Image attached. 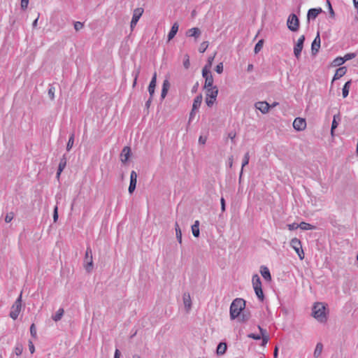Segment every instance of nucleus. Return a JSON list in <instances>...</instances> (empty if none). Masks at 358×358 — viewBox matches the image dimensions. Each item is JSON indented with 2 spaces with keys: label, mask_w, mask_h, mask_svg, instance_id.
<instances>
[{
  "label": "nucleus",
  "mask_w": 358,
  "mask_h": 358,
  "mask_svg": "<svg viewBox=\"0 0 358 358\" xmlns=\"http://www.w3.org/2000/svg\"><path fill=\"white\" fill-rule=\"evenodd\" d=\"M245 301L243 299H234L230 306V317L234 320L240 315L241 311L245 309Z\"/></svg>",
  "instance_id": "f257e3e1"
},
{
  "label": "nucleus",
  "mask_w": 358,
  "mask_h": 358,
  "mask_svg": "<svg viewBox=\"0 0 358 358\" xmlns=\"http://www.w3.org/2000/svg\"><path fill=\"white\" fill-rule=\"evenodd\" d=\"M312 315L319 322H325L327 320L326 306L323 303H315L313 307Z\"/></svg>",
  "instance_id": "f03ea898"
},
{
  "label": "nucleus",
  "mask_w": 358,
  "mask_h": 358,
  "mask_svg": "<svg viewBox=\"0 0 358 358\" xmlns=\"http://www.w3.org/2000/svg\"><path fill=\"white\" fill-rule=\"evenodd\" d=\"M22 308V294L19 296V297L16 299L14 304L11 307V310L10 312V317L13 320H16L21 311Z\"/></svg>",
  "instance_id": "7ed1b4c3"
},
{
  "label": "nucleus",
  "mask_w": 358,
  "mask_h": 358,
  "mask_svg": "<svg viewBox=\"0 0 358 358\" xmlns=\"http://www.w3.org/2000/svg\"><path fill=\"white\" fill-rule=\"evenodd\" d=\"M84 267L87 272L90 273L93 269L92 252L90 248H87L84 258Z\"/></svg>",
  "instance_id": "20e7f679"
},
{
  "label": "nucleus",
  "mask_w": 358,
  "mask_h": 358,
  "mask_svg": "<svg viewBox=\"0 0 358 358\" xmlns=\"http://www.w3.org/2000/svg\"><path fill=\"white\" fill-rule=\"evenodd\" d=\"M290 245L297 253L299 259L303 260L304 259V252L302 249L301 241L297 238H294L290 241Z\"/></svg>",
  "instance_id": "39448f33"
},
{
  "label": "nucleus",
  "mask_w": 358,
  "mask_h": 358,
  "mask_svg": "<svg viewBox=\"0 0 358 358\" xmlns=\"http://www.w3.org/2000/svg\"><path fill=\"white\" fill-rule=\"evenodd\" d=\"M288 29L292 31H296L299 27V20L295 14L289 15L287 22Z\"/></svg>",
  "instance_id": "423d86ee"
},
{
  "label": "nucleus",
  "mask_w": 358,
  "mask_h": 358,
  "mask_svg": "<svg viewBox=\"0 0 358 358\" xmlns=\"http://www.w3.org/2000/svg\"><path fill=\"white\" fill-rule=\"evenodd\" d=\"M144 12V10L143 8H137L134 9L133 13L132 19L130 24L131 30L132 31L134 27H136L138 21L139 20L140 17L142 16L143 13Z\"/></svg>",
  "instance_id": "0eeeda50"
},
{
  "label": "nucleus",
  "mask_w": 358,
  "mask_h": 358,
  "mask_svg": "<svg viewBox=\"0 0 358 358\" xmlns=\"http://www.w3.org/2000/svg\"><path fill=\"white\" fill-rule=\"evenodd\" d=\"M304 41L305 36L302 35L301 36L299 37V38L297 41V43L294 45V54L297 59H299L301 56V52L303 50Z\"/></svg>",
  "instance_id": "6e6552de"
},
{
  "label": "nucleus",
  "mask_w": 358,
  "mask_h": 358,
  "mask_svg": "<svg viewBox=\"0 0 358 358\" xmlns=\"http://www.w3.org/2000/svg\"><path fill=\"white\" fill-rule=\"evenodd\" d=\"M293 127L297 131H303L306 127V120L301 117H296L293 122Z\"/></svg>",
  "instance_id": "1a4fd4ad"
},
{
  "label": "nucleus",
  "mask_w": 358,
  "mask_h": 358,
  "mask_svg": "<svg viewBox=\"0 0 358 358\" xmlns=\"http://www.w3.org/2000/svg\"><path fill=\"white\" fill-rule=\"evenodd\" d=\"M137 182V173L132 171L130 174V184L129 187V192L132 194L136 189Z\"/></svg>",
  "instance_id": "9d476101"
},
{
  "label": "nucleus",
  "mask_w": 358,
  "mask_h": 358,
  "mask_svg": "<svg viewBox=\"0 0 358 358\" xmlns=\"http://www.w3.org/2000/svg\"><path fill=\"white\" fill-rule=\"evenodd\" d=\"M255 108L259 110L263 114L268 113L270 105L266 101H258L255 103Z\"/></svg>",
  "instance_id": "9b49d317"
},
{
  "label": "nucleus",
  "mask_w": 358,
  "mask_h": 358,
  "mask_svg": "<svg viewBox=\"0 0 358 358\" xmlns=\"http://www.w3.org/2000/svg\"><path fill=\"white\" fill-rule=\"evenodd\" d=\"M320 48V37L319 32L312 43L311 50L313 55H316Z\"/></svg>",
  "instance_id": "f8f14e48"
},
{
  "label": "nucleus",
  "mask_w": 358,
  "mask_h": 358,
  "mask_svg": "<svg viewBox=\"0 0 358 358\" xmlns=\"http://www.w3.org/2000/svg\"><path fill=\"white\" fill-rule=\"evenodd\" d=\"M322 12V10L321 8L309 9L307 14L308 21H310V20H315Z\"/></svg>",
  "instance_id": "ddd939ff"
},
{
  "label": "nucleus",
  "mask_w": 358,
  "mask_h": 358,
  "mask_svg": "<svg viewBox=\"0 0 358 358\" xmlns=\"http://www.w3.org/2000/svg\"><path fill=\"white\" fill-rule=\"evenodd\" d=\"M131 155V148L129 146H125L120 154V159L122 163H126Z\"/></svg>",
  "instance_id": "4468645a"
},
{
  "label": "nucleus",
  "mask_w": 358,
  "mask_h": 358,
  "mask_svg": "<svg viewBox=\"0 0 358 358\" xmlns=\"http://www.w3.org/2000/svg\"><path fill=\"white\" fill-rule=\"evenodd\" d=\"M206 90V96L216 99L218 94V89L217 86L205 88Z\"/></svg>",
  "instance_id": "2eb2a0df"
},
{
  "label": "nucleus",
  "mask_w": 358,
  "mask_h": 358,
  "mask_svg": "<svg viewBox=\"0 0 358 358\" xmlns=\"http://www.w3.org/2000/svg\"><path fill=\"white\" fill-rule=\"evenodd\" d=\"M156 83H157V73L155 72L153 74L151 81L150 83V85L148 86V92H149L150 96H153V95H154Z\"/></svg>",
  "instance_id": "dca6fc26"
},
{
  "label": "nucleus",
  "mask_w": 358,
  "mask_h": 358,
  "mask_svg": "<svg viewBox=\"0 0 358 358\" xmlns=\"http://www.w3.org/2000/svg\"><path fill=\"white\" fill-rule=\"evenodd\" d=\"M260 273L266 281L270 282L271 280V273L266 266H262L260 267Z\"/></svg>",
  "instance_id": "f3484780"
},
{
  "label": "nucleus",
  "mask_w": 358,
  "mask_h": 358,
  "mask_svg": "<svg viewBox=\"0 0 358 358\" xmlns=\"http://www.w3.org/2000/svg\"><path fill=\"white\" fill-rule=\"evenodd\" d=\"M201 34V30L199 28L194 27V28L189 29L187 31L186 35L189 37H194L195 39H196L200 36Z\"/></svg>",
  "instance_id": "a211bd4d"
},
{
  "label": "nucleus",
  "mask_w": 358,
  "mask_h": 358,
  "mask_svg": "<svg viewBox=\"0 0 358 358\" xmlns=\"http://www.w3.org/2000/svg\"><path fill=\"white\" fill-rule=\"evenodd\" d=\"M346 72H347V69L345 66H342V67L338 68L334 74L333 81L335 80H338V79L341 78V77H343L346 73Z\"/></svg>",
  "instance_id": "6ab92c4d"
},
{
  "label": "nucleus",
  "mask_w": 358,
  "mask_h": 358,
  "mask_svg": "<svg viewBox=\"0 0 358 358\" xmlns=\"http://www.w3.org/2000/svg\"><path fill=\"white\" fill-rule=\"evenodd\" d=\"M182 298H183V303H184L185 308L187 310V311H189L192 306V301H191L190 295L189 294L185 293L183 294Z\"/></svg>",
  "instance_id": "aec40b11"
},
{
  "label": "nucleus",
  "mask_w": 358,
  "mask_h": 358,
  "mask_svg": "<svg viewBox=\"0 0 358 358\" xmlns=\"http://www.w3.org/2000/svg\"><path fill=\"white\" fill-rule=\"evenodd\" d=\"M66 158L65 155H64L62 157V158L60 159V162L59 164V166H58V169H57V178L59 177L61 173L63 171V170L66 167Z\"/></svg>",
  "instance_id": "412c9836"
},
{
  "label": "nucleus",
  "mask_w": 358,
  "mask_h": 358,
  "mask_svg": "<svg viewBox=\"0 0 358 358\" xmlns=\"http://www.w3.org/2000/svg\"><path fill=\"white\" fill-rule=\"evenodd\" d=\"M178 24L177 22H175L173 26L171 27V29L168 34V40L169 41H171L172 38H174V36H176V34H177L178 31Z\"/></svg>",
  "instance_id": "4be33fe9"
},
{
  "label": "nucleus",
  "mask_w": 358,
  "mask_h": 358,
  "mask_svg": "<svg viewBox=\"0 0 358 358\" xmlns=\"http://www.w3.org/2000/svg\"><path fill=\"white\" fill-rule=\"evenodd\" d=\"M340 120H341V117H340L339 114L334 115V118H333V121H332V124H331V134L332 136H334V129L336 128H337V127L338 125V121H339Z\"/></svg>",
  "instance_id": "5701e85b"
},
{
  "label": "nucleus",
  "mask_w": 358,
  "mask_h": 358,
  "mask_svg": "<svg viewBox=\"0 0 358 358\" xmlns=\"http://www.w3.org/2000/svg\"><path fill=\"white\" fill-rule=\"evenodd\" d=\"M192 234L194 237L197 238L199 236L200 231H199V221L196 220L194 222V224L192 226Z\"/></svg>",
  "instance_id": "b1692460"
},
{
  "label": "nucleus",
  "mask_w": 358,
  "mask_h": 358,
  "mask_svg": "<svg viewBox=\"0 0 358 358\" xmlns=\"http://www.w3.org/2000/svg\"><path fill=\"white\" fill-rule=\"evenodd\" d=\"M201 102H202V95L199 94V95L196 96L195 97V99H194V102H193V105H192L193 110H197L200 107Z\"/></svg>",
  "instance_id": "393cba45"
},
{
  "label": "nucleus",
  "mask_w": 358,
  "mask_h": 358,
  "mask_svg": "<svg viewBox=\"0 0 358 358\" xmlns=\"http://www.w3.org/2000/svg\"><path fill=\"white\" fill-rule=\"evenodd\" d=\"M323 345L321 343H318L316 345L315 349L314 350L313 356L315 358H318L322 352Z\"/></svg>",
  "instance_id": "a878e982"
},
{
  "label": "nucleus",
  "mask_w": 358,
  "mask_h": 358,
  "mask_svg": "<svg viewBox=\"0 0 358 358\" xmlns=\"http://www.w3.org/2000/svg\"><path fill=\"white\" fill-rule=\"evenodd\" d=\"M227 348L226 343H220L217 347V354L219 355H224L226 352Z\"/></svg>",
  "instance_id": "bb28decb"
},
{
  "label": "nucleus",
  "mask_w": 358,
  "mask_h": 358,
  "mask_svg": "<svg viewBox=\"0 0 358 358\" xmlns=\"http://www.w3.org/2000/svg\"><path fill=\"white\" fill-rule=\"evenodd\" d=\"M252 282L253 287H262V282L259 276L257 274L252 275Z\"/></svg>",
  "instance_id": "cd10ccee"
},
{
  "label": "nucleus",
  "mask_w": 358,
  "mask_h": 358,
  "mask_svg": "<svg viewBox=\"0 0 358 358\" xmlns=\"http://www.w3.org/2000/svg\"><path fill=\"white\" fill-rule=\"evenodd\" d=\"M64 310L63 308H59L57 312L56 313L52 316V319L55 321V322H58L59 321L63 315H64Z\"/></svg>",
  "instance_id": "c85d7f7f"
},
{
  "label": "nucleus",
  "mask_w": 358,
  "mask_h": 358,
  "mask_svg": "<svg viewBox=\"0 0 358 358\" xmlns=\"http://www.w3.org/2000/svg\"><path fill=\"white\" fill-rule=\"evenodd\" d=\"M205 84H204V88L214 87L213 86V77L212 75H208V76L205 77Z\"/></svg>",
  "instance_id": "c756f323"
},
{
  "label": "nucleus",
  "mask_w": 358,
  "mask_h": 358,
  "mask_svg": "<svg viewBox=\"0 0 358 358\" xmlns=\"http://www.w3.org/2000/svg\"><path fill=\"white\" fill-rule=\"evenodd\" d=\"M350 85H351V80H349L345 83V85L343 87V90H342V94H343V98H345L348 96V95L349 94V90H350Z\"/></svg>",
  "instance_id": "7c9ffc66"
},
{
  "label": "nucleus",
  "mask_w": 358,
  "mask_h": 358,
  "mask_svg": "<svg viewBox=\"0 0 358 358\" xmlns=\"http://www.w3.org/2000/svg\"><path fill=\"white\" fill-rule=\"evenodd\" d=\"M250 160V155L249 152H246L243 157V162H242V168L240 173V179L241 178L242 174H243V167L248 164Z\"/></svg>",
  "instance_id": "2f4dec72"
},
{
  "label": "nucleus",
  "mask_w": 358,
  "mask_h": 358,
  "mask_svg": "<svg viewBox=\"0 0 358 358\" xmlns=\"http://www.w3.org/2000/svg\"><path fill=\"white\" fill-rule=\"evenodd\" d=\"M253 288H254V290H255V294H256L257 296L258 297V299L261 301H263L264 299V295L262 287H253Z\"/></svg>",
  "instance_id": "473e14b6"
},
{
  "label": "nucleus",
  "mask_w": 358,
  "mask_h": 358,
  "mask_svg": "<svg viewBox=\"0 0 358 358\" xmlns=\"http://www.w3.org/2000/svg\"><path fill=\"white\" fill-rule=\"evenodd\" d=\"M299 227L303 230H311V229H314L315 228V226L311 225L305 222H301L300 224H299Z\"/></svg>",
  "instance_id": "72a5a7b5"
},
{
  "label": "nucleus",
  "mask_w": 358,
  "mask_h": 358,
  "mask_svg": "<svg viewBox=\"0 0 358 358\" xmlns=\"http://www.w3.org/2000/svg\"><path fill=\"white\" fill-rule=\"evenodd\" d=\"M250 317V313L248 312H243L241 315L238 316V320L241 322H247Z\"/></svg>",
  "instance_id": "f704fd0d"
},
{
  "label": "nucleus",
  "mask_w": 358,
  "mask_h": 358,
  "mask_svg": "<svg viewBox=\"0 0 358 358\" xmlns=\"http://www.w3.org/2000/svg\"><path fill=\"white\" fill-rule=\"evenodd\" d=\"M345 62V59H343V57H338L335 59H334L332 62V65L334 66H339L342 65Z\"/></svg>",
  "instance_id": "c9c22d12"
},
{
  "label": "nucleus",
  "mask_w": 358,
  "mask_h": 358,
  "mask_svg": "<svg viewBox=\"0 0 358 358\" xmlns=\"http://www.w3.org/2000/svg\"><path fill=\"white\" fill-rule=\"evenodd\" d=\"M263 45H264L263 39H261L257 42V43L255 45V47L254 49L255 54H257L258 52H259L261 51V50L262 49Z\"/></svg>",
  "instance_id": "e433bc0d"
},
{
  "label": "nucleus",
  "mask_w": 358,
  "mask_h": 358,
  "mask_svg": "<svg viewBox=\"0 0 358 358\" xmlns=\"http://www.w3.org/2000/svg\"><path fill=\"white\" fill-rule=\"evenodd\" d=\"M74 136H75L74 134H72L69 137V139L67 145H66L67 151H69L73 145Z\"/></svg>",
  "instance_id": "4c0bfd02"
},
{
  "label": "nucleus",
  "mask_w": 358,
  "mask_h": 358,
  "mask_svg": "<svg viewBox=\"0 0 358 358\" xmlns=\"http://www.w3.org/2000/svg\"><path fill=\"white\" fill-rule=\"evenodd\" d=\"M141 68L140 66L136 69L135 71L132 73V76H134V83H133V87H135L137 83V79L140 73Z\"/></svg>",
  "instance_id": "58836bf2"
},
{
  "label": "nucleus",
  "mask_w": 358,
  "mask_h": 358,
  "mask_svg": "<svg viewBox=\"0 0 358 358\" xmlns=\"http://www.w3.org/2000/svg\"><path fill=\"white\" fill-rule=\"evenodd\" d=\"M208 47V41H204V42L201 43L200 46H199V51L201 53H203V52H204L206 50Z\"/></svg>",
  "instance_id": "ea45409f"
},
{
  "label": "nucleus",
  "mask_w": 358,
  "mask_h": 358,
  "mask_svg": "<svg viewBox=\"0 0 358 358\" xmlns=\"http://www.w3.org/2000/svg\"><path fill=\"white\" fill-rule=\"evenodd\" d=\"M55 87L52 85H50L49 90H48V96L51 100H53L55 99Z\"/></svg>",
  "instance_id": "a19ab883"
},
{
  "label": "nucleus",
  "mask_w": 358,
  "mask_h": 358,
  "mask_svg": "<svg viewBox=\"0 0 358 358\" xmlns=\"http://www.w3.org/2000/svg\"><path fill=\"white\" fill-rule=\"evenodd\" d=\"M211 67H208L207 66H205L202 70V76L203 78L208 76V75H212L210 69Z\"/></svg>",
  "instance_id": "79ce46f5"
},
{
  "label": "nucleus",
  "mask_w": 358,
  "mask_h": 358,
  "mask_svg": "<svg viewBox=\"0 0 358 358\" xmlns=\"http://www.w3.org/2000/svg\"><path fill=\"white\" fill-rule=\"evenodd\" d=\"M14 217V213L13 212L8 213L5 216V222L9 223L12 221Z\"/></svg>",
  "instance_id": "37998d69"
},
{
  "label": "nucleus",
  "mask_w": 358,
  "mask_h": 358,
  "mask_svg": "<svg viewBox=\"0 0 358 358\" xmlns=\"http://www.w3.org/2000/svg\"><path fill=\"white\" fill-rule=\"evenodd\" d=\"M23 347L21 344H17L15 348V352L16 355H20L22 353Z\"/></svg>",
  "instance_id": "c03bdc74"
},
{
  "label": "nucleus",
  "mask_w": 358,
  "mask_h": 358,
  "mask_svg": "<svg viewBox=\"0 0 358 358\" xmlns=\"http://www.w3.org/2000/svg\"><path fill=\"white\" fill-rule=\"evenodd\" d=\"M183 66L184 67L187 69H189V66H190V63H189V55H185V60L183 62Z\"/></svg>",
  "instance_id": "a18cd8bd"
},
{
  "label": "nucleus",
  "mask_w": 358,
  "mask_h": 358,
  "mask_svg": "<svg viewBox=\"0 0 358 358\" xmlns=\"http://www.w3.org/2000/svg\"><path fill=\"white\" fill-rule=\"evenodd\" d=\"M84 27V24L83 22H76L74 23V29L76 31H78L81 30Z\"/></svg>",
  "instance_id": "49530a36"
},
{
  "label": "nucleus",
  "mask_w": 358,
  "mask_h": 358,
  "mask_svg": "<svg viewBox=\"0 0 358 358\" xmlns=\"http://www.w3.org/2000/svg\"><path fill=\"white\" fill-rule=\"evenodd\" d=\"M216 99H212L211 97L206 96V103L208 107H211Z\"/></svg>",
  "instance_id": "de8ad7c7"
},
{
  "label": "nucleus",
  "mask_w": 358,
  "mask_h": 358,
  "mask_svg": "<svg viewBox=\"0 0 358 358\" xmlns=\"http://www.w3.org/2000/svg\"><path fill=\"white\" fill-rule=\"evenodd\" d=\"M176 238H177L178 243L180 244H181L182 243V232H181L180 229H177V231H176Z\"/></svg>",
  "instance_id": "09e8293b"
},
{
  "label": "nucleus",
  "mask_w": 358,
  "mask_h": 358,
  "mask_svg": "<svg viewBox=\"0 0 358 358\" xmlns=\"http://www.w3.org/2000/svg\"><path fill=\"white\" fill-rule=\"evenodd\" d=\"M356 57V54L355 53H348L346 54L344 57H343V59H345V61H348V60H350V59H352L353 58H355Z\"/></svg>",
  "instance_id": "8fccbe9b"
},
{
  "label": "nucleus",
  "mask_w": 358,
  "mask_h": 358,
  "mask_svg": "<svg viewBox=\"0 0 358 358\" xmlns=\"http://www.w3.org/2000/svg\"><path fill=\"white\" fill-rule=\"evenodd\" d=\"M29 0H21V8L24 10L27 8Z\"/></svg>",
  "instance_id": "3c124183"
},
{
  "label": "nucleus",
  "mask_w": 358,
  "mask_h": 358,
  "mask_svg": "<svg viewBox=\"0 0 358 358\" xmlns=\"http://www.w3.org/2000/svg\"><path fill=\"white\" fill-rule=\"evenodd\" d=\"M30 334L31 336L36 338V329L34 324H32L30 327Z\"/></svg>",
  "instance_id": "603ef678"
},
{
  "label": "nucleus",
  "mask_w": 358,
  "mask_h": 358,
  "mask_svg": "<svg viewBox=\"0 0 358 358\" xmlns=\"http://www.w3.org/2000/svg\"><path fill=\"white\" fill-rule=\"evenodd\" d=\"M215 55H216V52H215L213 56L208 57L207 64H206V66H207L208 67H211L213 62L215 59Z\"/></svg>",
  "instance_id": "864d4df0"
},
{
  "label": "nucleus",
  "mask_w": 358,
  "mask_h": 358,
  "mask_svg": "<svg viewBox=\"0 0 358 358\" xmlns=\"http://www.w3.org/2000/svg\"><path fill=\"white\" fill-rule=\"evenodd\" d=\"M215 70L217 73H222L223 72V64L222 62L219 63Z\"/></svg>",
  "instance_id": "5fc2aeb1"
},
{
  "label": "nucleus",
  "mask_w": 358,
  "mask_h": 358,
  "mask_svg": "<svg viewBox=\"0 0 358 358\" xmlns=\"http://www.w3.org/2000/svg\"><path fill=\"white\" fill-rule=\"evenodd\" d=\"M289 230L292 231L299 228V224L292 223L287 225Z\"/></svg>",
  "instance_id": "6e6d98bb"
},
{
  "label": "nucleus",
  "mask_w": 358,
  "mask_h": 358,
  "mask_svg": "<svg viewBox=\"0 0 358 358\" xmlns=\"http://www.w3.org/2000/svg\"><path fill=\"white\" fill-rule=\"evenodd\" d=\"M58 208L57 206H55V208H54V212H53V220L55 222H56L58 220Z\"/></svg>",
  "instance_id": "4d7b16f0"
},
{
  "label": "nucleus",
  "mask_w": 358,
  "mask_h": 358,
  "mask_svg": "<svg viewBox=\"0 0 358 358\" xmlns=\"http://www.w3.org/2000/svg\"><path fill=\"white\" fill-rule=\"evenodd\" d=\"M248 337L250 338H252V339H255V340H259V339H261V336L260 335L255 334H250L248 335Z\"/></svg>",
  "instance_id": "13d9d810"
},
{
  "label": "nucleus",
  "mask_w": 358,
  "mask_h": 358,
  "mask_svg": "<svg viewBox=\"0 0 358 358\" xmlns=\"http://www.w3.org/2000/svg\"><path fill=\"white\" fill-rule=\"evenodd\" d=\"M29 349L31 354H33L35 352V348H34V343L31 341H29Z\"/></svg>",
  "instance_id": "bf43d9fd"
},
{
  "label": "nucleus",
  "mask_w": 358,
  "mask_h": 358,
  "mask_svg": "<svg viewBox=\"0 0 358 358\" xmlns=\"http://www.w3.org/2000/svg\"><path fill=\"white\" fill-rule=\"evenodd\" d=\"M261 338L262 339V346H264L266 345V343H268V340H269V337L268 336H262L261 337Z\"/></svg>",
  "instance_id": "052dcab7"
},
{
  "label": "nucleus",
  "mask_w": 358,
  "mask_h": 358,
  "mask_svg": "<svg viewBox=\"0 0 358 358\" xmlns=\"http://www.w3.org/2000/svg\"><path fill=\"white\" fill-rule=\"evenodd\" d=\"M258 329H259V331L261 334V335H260L261 337L264 336H268L267 331L266 329L262 328L260 326H258Z\"/></svg>",
  "instance_id": "680f3d73"
},
{
  "label": "nucleus",
  "mask_w": 358,
  "mask_h": 358,
  "mask_svg": "<svg viewBox=\"0 0 358 358\" xmlns=\"http://www.w3.org/2000/svg\"><path fill=\"white\" fill-rule=\"evenodd\" d=\"M169 87H170L169 81L167 79L164 80V83H163L162 88L169 90Z\"/></svg>",
  "instance_id": "e2e57ef3"
},
{
  "label": "nucleus",
  "mask_w": 358,
  "mask_h": 358,
  "mask_svg": "<svg viewBox=\"0 0 358 358\" xmlns=\"http://www.w3.org/2000/svg\"><path fill=\"white\" fill-rule=\"evenodd\" d=\"M222 212L225 211V200L223 197L220 199Z\"/></svg>",
  "instance_id": "0e129e2a"
},
{
  "label": "nucleus",
  "mask_w": 358,
  "mask_h": 358,
  "mask_svg": "<svg viewBox=\"0 0 358 358\" xmlns=\"http://www.w3.org/2000/svg\"><path fill=\"white\" fill-rule=\"evenodd\" d=\"M168 91H169V90H167V89H165V88L164 89V88L162 89L161 97H162V99L166 97Z\"/></svg>",
  "instance_id": "69168bd1"
},
{
  "label": "nucleus",
  "mask_w": 358,
  "mask_h": 358,
  "mask_svg": "<svg viewBox=\"0 0 358 358\" xmlns=\"http://www.w3.org/2000/svg\"><path fill=\"white\" fill-rule=\"evenodd\" d=\"M152 96H150L148 100L145 102V108H149L152 102Z\"/></svg>",
  "instance_id": "338daca9"
},
{
  "label": "nucleus",
  "mask_w": 358,
  "mask_h": 358,
  "mask_svg": "<svg viewBox=\"0 0 358 358\" xmlns=\"http://www.w3.org/2000/svg\"><path fill=\"white\" fill-rule=\"evenodd\" d=\"M120 352L118 349L115 350L114 358H120Z\"/></svg>",
  "instance_id": "774afa93"
}]
</instances>
